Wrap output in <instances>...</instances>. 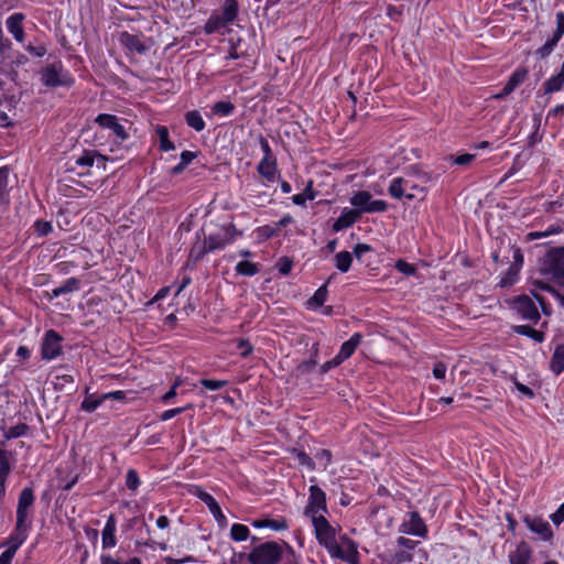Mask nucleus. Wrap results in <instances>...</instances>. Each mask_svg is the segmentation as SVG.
I'll return each mask as SVG.
<instances>
[{"label": "nucleus", "instance_id": "obj_26", "mask_svg": "<svg viewBox=\"0 0 564 564\" xmlns=\"http://www.w3.org/2000/svg\"><path fill=\"white\" fill-rule=\"evenodd\" d=\"M29 430V426L24 423L17 424L14 426H11L9 429L2 427L1 431V437L0 445H4L6 441L20 437L24 435Z\"/></svg>", "mask_w": 564, "mask_h": 564}, {"label": "nucleus", "instance_id": "obj_52", "mask_svg": "<svg viewBox=\"0 0 564 564\" xmlns=\"http://www.w3.org/2000/svg\"><path fill=\"white\" fill-rule=\"evenodd\" d=\"M247 55V50L242 47L241 40L237 44H232L228 54V58L237 59Z\"/></svg>", "mask_w": 564, "mask_h": 564}, {"label": "nucleus", "instance_id": "obj_24", "mask_svg": "<svg viewBox=\"0 0 564 564\" xmlns=\"http://www.w3.org/2000/svg\"><path fill=\"white\" fill-rule=\"evenodd\" d=\"M23 15L21 13H14L10 15L7 21V29L13 35L18 42H22L24 39V32L22 28Z\"/></svg>", "mask_w": 564, "mask_h": 564}, {"label": "nucleus", "instance_id": "obj_59", "mask_svg": "<svg viewBox=\"0 0 564 564\" xmlns=\"http://www.w3.org/2000/svg\"><path fill=\"white\" fill-rule=\"evenodd\" d=\"M447 367L445 364L438 361L434 365L433 375L436 379L442 380L445 378Z\"/></svg>", "mask_w": 564, "mask_h": 564}, {"label": "nucleus", "instance_id": "obj_11", "mask_svg": "<svg viewBox=\"0 0 564 564\" xmlns=\"http://www.w3.org/2000/svg\"><path fill=\"white\" fill-rule=\"evenodd\" d=\"M511 308L520 315L522 319L538 323L540 313L533 300L528 295H520L511 301Z\"/></svg>", "mask_w": 564, "mask_h": 564}, {"label": "nucleus", "instance_id": "obj_10", "mask_svg": "<svg viewBox=\"0 0 564 564\" xmlns=\"http://www.w3.org/2000/svg\"><path fill=\"white\" fill-rule=\"evenodd\" d=\"M334 546L335 549L333 551L327 550L332 557L345 560L350 564H358V552L354 541L348 539L346 535H340L334 542Z\"/></svg>", "mask_w": 564, "mask_h": 564}, {"label": "nucleus", "instance_id": "obj_23", "mask_svg": "<svg viewBox=\"0 0 564 564\" xmlns=\"http://www.w3.org/2000/svg\"><path fill=\"white\" fill-rule=\"evenodd\" d=\"M120 43L126 46L130 52L143 54L148 47L142 43L138 35L123 32L120 34Z\"/></svg>", "mask_w": 564, "mask_h": 564}, {"label": "nucleus", "instance_id": "obj_31", "mask_svg": "<svg viewBox=\"0 0 564 564\" xmlns=\"http://www.w3.org/2000/svg\"><path fill=\"white\" fill-rule=\"evenodd\" d=\"M238 2L237 0H225L223 7L221 19L225 23L229 24L235 21L238 14Z\"/></svg>", "mask_w": 564, "mask_h": 564}, {"label": "nucleus", "instance_id": "obj_35", "mask_svg": "<svg viewBox=\"0 0 564 564\" xmlns=\"http://www.w3.org/2000/svg\"><path fill=\"white\" fill-rule=\"evenodd\" d=\"M546 291L549 293H551L553 296H554V292H557L553 286H551L550 284L545 283V282H542V281H534L533 282V289H532V293L534 295V297L536 299V301L540 303V305L542 306V310L544 313H547L546 311V307L544 305V300L542 296H540L536 291Z\"/></svg>", "mask_w": 564, "mask_h": 564}, {"label": "nucleus", "instance_id": "obj_32", "mask_svg": "<svg viewBox=\"0 0 564 564\" xmlns=\"http://www.w3.org/2000/svg\"><path fill=\"white\" fill-rule=\"evenodd\" d=\"M79 289V281L75 278L67 279L63 284L52 290V296L58 297L61 295L75 292Z\"/></svg>", "mask_w": 564, "mask_h": 564}, {"label": "nucleus", "instance_id": "obj_36", "mask_svg": "<svg viewBox=\"0 0 564 564\" xmlns=\"http://www.w3.org/2000/svg\"><path fill=\"white\" fill-rule=\"evenodd\" d=\"M185 121L195 131L199 132V131L204 130V128H205V121H204L202 115L197 110L188 111L185 115Z\"/></svg>", "mask_w": 564, "mask_h": 564}, {"label": "nucleus", "instance_id": "obj_54", "mask_svg": "<svg viewBox=\"0 0 564 564\" xmlns=\"http://www.w3.org/2000/svg\"><path fill=\"white\" fill-rule=\"evenodd\" d=\"M395 269L405 275H413L415 273V267L404 260H398Z\"/></svg>", "mask_w": 564, "mask_h": 564}, {"label": "nucleus", "instance_id": "obj_14", "mask_svg": "<svg viewBox=\"0 0 564 564\" xmlns=\"http://www.w3.org/2000/svg\"><path fill=\"white\" fill-rule=\"evenodd\" d=\"M34 503V495L31 488H24L19 497L17 507V523L24 524V527H31V522L28 520L29 510Z\"/></svg>", "mask_w": 564, "mask_h": 564}, {"label": "nucleus", "instance_id": "obj_39", "mask_svg": "<svg viewBox=\"0 0 564 564\" xmlns=\"http://www.w3.org/2000/svg\"><path fill=\"white\" fill-rule=\"evenodd\" d=\"M196 158V153L192 151H183L181 153V160L177 165L171 170V174L176 175L182 173L186 166Z\"/></svg>", "mask_w": 564, "mask_h": 564}, {"label": "nucleus", "instance_id": "obj_46", "mask_svg": "<svg viewBox=\"0 0 564 564\" xmlns=\"http://www.w3.org/2000/svg\"><path fill=\"white\" fill-rule=\"evenodd\" d=\"M558 41V35H553L552 39L547 40L545 44L536 51V54L540 55L542 58L549 56L556 46Z\"/></svg>", "mask_w": 564, "mask_h": 564}, {"label": "nucleus", "instance_id": "obj_12", "mask_svg": "<svg viewBox=\"0 0 564 564\" xmlns=\"http://www.w3.org/2000/svg\"><path fill=\"white\" fill-rule=\"evenodd\" d=\"M62 336H59L55 330H47L42 341V358L45 360H52L58 357L62 352Z\"/></svg>", "mask_w": 564, "mask_h": 564}, {"label": "nucleus", "instance_id": "obj_63", "mask_svg": "<svg viewBox=\"0 0 564 564\" xmlns=\"http://www.w3.org/2000/svg\"><path fill=\"white\" fill-rule=\"evenodd\" d=\"M514 387L517 388V390L524 397H528V398H533L534 397V392L529 388L527 387L525 384L519 382V381H514Z\"/></svg>", "mask_w": 564, "mask_h": 564}, {"label": "nucleus", "instance_id": "obj_3", "mask_svg": "<svg viewBox=\"0 0 564 564\" xmlns=\"http://www.w3.org/2000/svg\"><path fill=\"white\" fill-rule=\"evenodd\" d=\"M241 235L232 223H228L219 226L215 232L209 234L204 240L207 243V250L215 252L231 245Z\"/></svg>", "mask_w": 564, "mask_h": 564}, {"label": "nucleus", "instance_id": "obj_15", "mask_svg": "<svg viewBox=\"0 0 564 564\" xmlns=\"http://www.w3.org/2000/svg\"><path fill=\"white\" fill-rule=\"evenodd\" d=\"M102 129L112 131V133L120 140H126L128 134L124 127L120 123V120L109 113L98 115L95 120Z\"/></svg>", "mask_w": 564, "mask_h": 564}, {"label": "nucleus", "instance_id": "obj_7", "mask_svg": "<svg viewBox=\"0 0 564 564\" xmlns=\"http://www.w3.org/2000/svg\"><path fill=\"white\" fill-rule=\"evenodd\" d=\"M314 527L316 539L326 550H334V542L337 539V528L332 525L324 517H318L311 521Z\"/></svg>", "mask_w": 564, "mask_h": 564}, {"label": "nucleus", "instance_id": "obj_45", "mask_svg": "<svg viewBox=\"0 0 564 564\" xmlns=\"http://www.w3.org/2000/svg\"><path fill=\"white\" fill-rule=\"evenodd\" d=\"M314 199V193L312 189V183L308 184V186L304 189L303 193L296 194L292 197V200L295 205H304L306 200Z\"/></svg>", "mask_w": 564, "mask_h": 564}, {"label": "nucleus", "instance_id": "obj_42", "mask_svg": "<svg viewBox=\"0 0 564 564\" xmlns=\"http://www.w3.org/2000/svg\"><path fill=\"white\" fill-rule=\"evenodd\" d=\"M156 132L160 139V149L165 152L174 150V144L169 140L167 128L158 127Z\"/></svg>", "mask_w": 564, "mask_h": 564}, {"label": "nucleus", "instance_id": "obj_51", "mask_svg": "<svg viewBox=\"0 0 564 564\" xmlns=\"http://www.w3.org/2000/svg\"><path fill=\"white\" fill-rule=\"evenodd\" d=\"M315 458L318 464L325 469L332 462V453L328 449H319L315 454Z\"/></svg>", "mask_w": 564, "mask_h": 564}, {"label": "nucleus", "instance_id": "obj_19", "mask_svg": "<svg viewBox=\"0 0 564 564\" xmlns=\"http://www.w3.org/2000/svg\"><path fill=\"white\" fill-rule=\"evenodd\" d=\"M361 339V334L355 333L347 341L343 343L338 354L335 356V361L343 362L348 359L359 346Z\"/></svg>", "mask_w": 564, "mask_h": 564}, {"label": "nucleus", "instance_id": "obj_4", "mask_svg": "<svg viewBox=\"0 0 564 564\" xmlns=\"http://www.w3.org/2000/svg\"><path fill=\"white\" fill-rule=\"evenodd\" d=\"M541 271L551 275L557 283L564 285V247L554 248L547 252Z\"/></svg>", "mask_w": 564, "mask_h": 564}, {"label": "nucleus", "instance_id": "obj_61", "mask_svg": "<svg viewBox=\"0 0 564 564\" xmlns=\"http://www.w3.org/2000/svg\"><path fill=\"white\" fill-rule=\"evenodd\" d=\"M297 460L300 464L307 466L310 469L315 468L313 459L304 452L297 453Z\"/></svg>", "mask_w": 564, "mask_h": 564}, {"label": "nucleus", "instance_id": "obj_27", "mask_svg": "<svg viewBox=\"0 0 564 564\" xmlns=\"http://www.w3.org/2000/svg\"><path fill=\"white\" fill-rule=\"evenodd\" d=\"M253 525L256 528H269L273 531H283L289 528L286 520L283 518L257 520Z\"/></svg>", "mask_w": 564, "mask_h": 564}, {"label": "nucleus", "instance_id": "obj_49", "mask_svg": "<svg viewBox=\"0 0 564 564\" xmlns=\"http://www.w3.org/2000/svg\"><path fill=\"white\" fill-rule=\"evenodd\" d=\"M96 154L91 151L84 152L76 159V164L84 167H89L94 164Z\"/></svg>", "mask_w": 564, "mask_h": 564}, {"label": "nucleus", "instance_id": "obj_48", "mask_svg": "<svg viewBox=\"0 0 564 564\" xmlns=\"http://www.w3.org/2000/svg\"><path fill=\"white\" fill-rule=\"evenodd\" d=\"M209 252H214V251L213 250H207V243L204 240L202 246H195V247L192 248L191 253H189V258L193 259L194 262H198L199 260L203 259V257L206 253H209Z\"/></svg>", "mask_w": 564, "mask_h": 564}, {"label": "nucleus", "instance_id": "obj_62", "mask_svg": "<svg viewBox=\"0 0 564 564\" xmlns=\"http://www.w3.org/2000/svg\"><path fill=\"white\" fill-rule=\"evenodd\" d=\"M371 247L367 243H357L354 248V254L357 259H360L365 253L369 252Z\"/></svg>", "mask_w": 564, "mask_h": 564}, {"label": "nucleus", "instance_id": "obj_2", "mask_svg": "<svg viewBox=\"0 0 564 564\" xmlns=\"http://www.w3.org/2000/svg\"><path fill=\"white\" fill-rule=\"evenodd\" d=\"M290 562L296 563V555L294 550L284 544V547L276 542H265L256 546L248 555V561L251 564H275L282 557Z\"/></svg>", "mask_w": 564, "mask_h": 564}, {"label": "nucleus", "instance_id": "obj_41", "mask_svg": "<svg viewBox=\"0 0 564 564\" xmlns=\"http://www.w3.org/2000/svg\"><path fill=\"white\" fill-rule=\"evenodd\" d=\"M326 297H327V286L322 285L321 288H318L315 291L314 295L308 301L310 307H314V308L321 307L326 302Z\"/></svg>", "mask_w": 564, "mask_h": 564}, {"label": "nucleus", "instance_id": "obj_9", "mask_svg": "<svg viewBox=\"0 0 564 564\" xmlns=\"http://www.w3.org/2000/svg\"><path fill=\"white\" fill-rule=\"evenodd\" d=\"M41 80L47 87L67 86L72 83L68 74L63 70L61 63L45 66L41 70Z\"/></svg>", "mask_w": 564, "mask_h": 564}, {"label": "nucleus", "instance_id": "obj_22", "mask_svg": "<svg viewBox=\"0 0 564 564\" xmlns=\"http://www.w3.org/2000/svg\"><path fill=\"white\" fill-rule=\"evenodd\" d=\"M359 218V213L355 209L345 208L341 215L336 219L333 225L334 231H340L345 228L352 226Z\"/></svg>", "mask_w": 564, "mask_h": 564}, {"label": "nucleus", "instance_id": "obj_16", "mask_svg": "<svg viewBox=\"0 0 564 564\" xmlns=\"http://www.w3.org/2000/svg\"><path fill=\"white\" fill-rule=\"evenodd\" d=\"M524 523L532 532L538 534L542 540L549 541L552 539V536H553L552 529H551L550 524L542 518L525 517Z\"/></svg>", "mask_w": 564, "mask_h": 564}, {"label": "nucleus", "instance_id": "obj_21", "mask_svg": "<svg viewBox=\"0 0 564 564\" xmlns=\"http://www.w3.org/2000/svg\"><path fill=\"white\" fill-rule=\"evenodd\" d=\"M532 551L525 542L518 544L516 550L509 554L510 564H530Z\"/></svg>", "mask_w": 564, "mask_h": 564}, {"label": "nucleus", "instance_id": "obj_47", "mask_svg": "<svg viewBox=\"0 0 564 564\" xmlns=\"http://www.w3.org/2000/svg\"><path fill=\"white\" fill-rule=\"evenodd\" d=\"M226 25L227 23H225L220 15L212 17L205 24V31L206 33H214Z\"/></svg>", "mask_w": 564, "mask_h": 564}, {"label": "nucleus", "instance_id": "obj_33", "mask_svg": "<svg viewBox=\"0 0 564 564\" xmlns=\"http://www.w3.org/2000/svg\"><path fill=\"white\" fill-rule=\"evenodd\" d=\"M564 86V76L560 73L550 77L543 84L544 94H552L555 91H560Z\"/></svg>", "mask_w": 564, "mask_h": 564}, {"label": "nucleus", "instance_id": "obj_29", "mask_svg": "<svg viewBox=\"0 0 564 564\" xmlns=\"http://www.w3.org/2000/svg\"><path fill=\"white\" fill-rule=\"evenodd\" d=\"M551 370L555 375L564 371V344L557 345L551 359Z\"/></svg>", "mask_w": 564, "mask_h": 564}, {"label": "nucleus", "instance_id": "obj_50", "mask_svg": "<svg viewBox=\"0 0 564 564\" xmlns=\"http://www.w3.org/2000/svg\"><path fill=\"white\" fill-rule=\"evenodd\" d=\"M126 485L130 490H135L140 485V478L134 469H129L126 476Z\"/></svg>", "mask_w": 564, "mask_h": 564}, {"label": "nucleus", "instance_id": "obj_25", "mask_svg": "<svg viewBox=\"0 0 564 564\" xmlns=\"http://www.w3.org/2000/svg\"><path fill=\"white\" fill-rule=\"evenodd\" d=\"M10 470L11 467L7 453L0 449V499H3L6 496V481Z\"/></svg>", "mask_w": 564, "mask_h": 564}, {"label": "nucleus", "instance_id": "obj_34", "mask_svg": "<svg viewBox=\"0 0 564 564\" xmlns=\"http://www.w3.org/2000/svg\"><path fill=\"white\" fill-rule=\"evenodd\" d=\"M334 261H335V267L337 268V270L345 273L351 267L352 256L348 251H340L335 256Z\"/></svg>", "mask_w": 564, "mask_h": 564}, {"label": "nucleus", "instance_id": "obj_18", "mask_svg": "<svg viewBox=\"0 0 564 564\" xmlns=\"http://www.w3.org/2000/svg\"><path fill=\"white\" fill-rule=\"evenodd\" d=\"M197 497L206 503V506L208 507L209 511L212 512V514L214 516V518L221 524V525H225L226 522H227V519L225 517V514L223 513L219 505L217 503V501L213 498L212 495H209L208 492L206 491H203L200 489L197 490Z\"/></svg>", "mask_w": 564, "mask_h": 564}, {"label": "nucleus", "instance_id": "obj_38", "mask_svg": "<svg viewBox=\"0 0 564 564\" xmlns=\"http://www.w3.org/2000/svg\"><path fill=\"white\" fill-rule=\"evenodd\" d=\"M236 272L245 276H253L259 272V265L250 261H240L236 264Z\"/></svg>", "mask_w": 564, "mask_h": 564}, {"label": "nucleus", "instance_id": "obj_8", "mask_svg": "<svg viewBox=\"0 0 564 564\" xmlns=\"http://www.w3.org/2000/svg\"><path fill=\"white\" fill-rule=\"evenodd\" d=\"M326 512L327 507L325 492L318 486H311L304 514L313 521L318 517H324Z\"/></svg>", "mask_w": 564, "mask_h": 564}, {"label": "nucleus", "instance_id": "obj_6", "mask_svg": "<svg viewBox=\"0 0 564 564\" xmlns=\"http://www.w3.org/2000/svg\"><path fill=\"white\" fill-rule=\"evenodd\" d=\"M350 204L359 216L365 213H383L388 208V204L382 199H373L372 195L367 191H358L350 197Z\"/></svg>", "mask_w": 564, "mask_h": 564}, {"label": "nucleus", "instance_id": "obj_5", "mask_svg": "<svg viewBox=\"0 0 564 564\" xmlns=\"http://www.w3.org/2000/svg\"><path fill=\"white\" fill-rule=\"evenodd\" d=\"M419 541H414L404 536L395 540V546L386 555L387 564H404L413 560V551L419 545Z\"/></svg>", "mask_w": 564, "mask_h": 564}, {"label": "nucleus", "instance_id": "obj_55", "mask_svg": "<svg viewBox=\"0 0 564 564\" xmlns=\"http://www.w3.org/2000/svg\"><path fill=\"white\" fill-rule=\"evenodd\" d=\"M237 348L240 350L241 357H248L252 351L253 347L248 339L240 338L237 341Z\"/></svg>", "mask_w": 564, "mask_h": 564}, {"label": "nucleus", "instance_id": "obj_40", "mask_svg": "<svg viewBox=\"0 0 564 564\" xmlns=\"http://www.w3.org/2000/svg\"><path fill=\"white\" fill-rule=\"evenodd\" d=\"M104 401L105 399H102V395L97 397L95 394H86L84 401L82 402V409L86 412H93L99 405H101Z\"/></svg>", "mask_w": 564, "mask_h": 564}, {"label": "nucleus", "instance_id": "obj_20", "mask_svg": "<svg viewBox=\"0 0 564 564\" xmlns=\"http://www.w3.org/2000/svg\"><path fill=\"white\" fill-rule=\"evenodd\" d=\"M116 528L117 521L113 514H110L101 532V542L104 549H111L116 545Z\"/></svg>", "mask_w": 564, "mask_h": 564}, {"label": "nucleus", "instance_id": "obj_43", "mask_svg": "<svg viewBox=\"0 0 564 564\" xmlns=\"http://www.w3.org/2000/svg\"><path fill=\"white\" fill-rule=\"evenodd\" d=\"M235 106L230 101H218L213 106V112L223 117H227L232 113Z\"/></svg>", "mask_w": 564, "mask_h": 564}, {"label": "nucleus", "instance_id": "obj_30", "mask_svg": "<svg viewBox=\"0 0 564 564\" xmlns=\"http://www.w3.org/2000/svg\"><path fill=\"white\" fill-rule=\"evenodd\" d=\"M275 171L276 165L273 158H263L258 165V172L269 181L274 178Z\"/></svg>", "mask_w": 564, "mask_h": 564}, {"label": "nucleus", "instance_id": "obj_17", "mask_svg": "<svg viewBox=\"0 0 564 564\" xmlns=\"http://www.w3.org/2000/svg\"><path fill=\"white\" fill-rule=\"evenodd\" d=\"M29 530V527L15 523L14 532L7 541L8 549L6 551L11 552V554L14 555L18 549L25 542Z\"/></svg>", "mask_w": 564, "mask_h": 564}, {"label": "nucleus", "instance_id": "obj_37", "mask_svg": "<svg viewBox=\"0 0 564 564\" xmlns=\"http://www.w3.org/2000/svg\"><path fill=\"white\" fill-rule=\"evenodd\" d=\"M513 330L517 333V334H520V335H524V336H528L530 338H532L534 341L536 343H542L544 340V335L542 332H539V330H535L533 329L531 326L529 325H518V326H514L513 327Z\"/></svg>", "mask_w": 564, "mask_h": 564}, {"label": "nucleus", "instance_id": "obj_56", "mask_svg": "<svg viewBox=\"0 0 564 564\" xmlns=\"http://www.w3.org/2000/svg\"><path fill=\"white\" fill-rule=\"evenodd\" d=\"M200 384H202L205 389H207V390L216 391V390H219V389H221L223 387H225L226 381H221V380H212V379H203V380H200Z\"/></svg>", "mask_w": 564, "mask_h": 564}, {"label": "nucleus", "instance_id": "obj_44", "mask_svg": "<svg viewBox=\"0 0 564 564\" xmlns=\"http://www.w3.org/2000/svg\"><path fill=\"white\" fill-rule=\"evenodd\" d=\"M230 535L235 541H245L248 539L249 529L243 524L236 523L231 527Z\"/></svg>", "mask_w": 564, "mask_h": 564}, {"label": "nucleus", "instance_id": "obj_60", "mask_svg": "<svg viewBox=\"0 0 564 564\" xmlns=\"http://www.w3.org/2000/svg\"><path fill=\"white\" fill-rule=\"evenodd\" d=\"M551 520L555 525H560L562 522H564V502L553 514H551Z\"/></svg>", "mask_w": 564, "mask_h": 564}, {"label": "nucleus", "instance_id": "obj_1", "mask_svg": "<svg viewBox=\"0 0 564 564\" xmlns=\"http://www.w3.org/2000/svg\"><path fill=\"white\" fill-rule=\"evenodd\" d=\"M431 181L430 173L412 167L404 176L394 177L389 184L388 192L395 199L423 200L427 194L425 184Z\"/></svg>", "mask_w": 564, "mask_h": 564}, {"label": "nucleus", "instance_id": "obj_28", "mask_svg": "<svg viewBox=\"0 0 564 564\" xmlns=\"http://www.w3.org/2000/svg\"><path fill=\"white\" fill-rule=\"evenodd\" d=\"M9 170L7 167L0 169V209L9 204V188H8Z\"/></svg>", "mask_w": 564, "mask_h": 564}, {"label": "nucleus", "instance_id": "obj_53", "mask_svg": "<svg viewBox=\"0 0 564 564\" xmlns=\"http://www.w3.org/2000/svg\"><path fill=\"white\" fill-rule=\"evenodd\" d=\"M191 408H192V404H187L186 406L166 410V411L161 413L160 420L161 421H169L172 417L176 416L177 414L183 413L184 411H186L187 409H191Z\"/></svg>", "mask_w": 564, "mask_h": 564}, {"label": "nucleus", "instance_id": "obj_57", "mask_svg": "<svg viewBox=\"0 0 564 564\" xmlns=\"http://www.w3.org/2000/svg\"><path fill=\"white\" fill-rule=\"evenodd\" d=\"M476 155L470 153L459 154L451 158L453 163L458 165H468L475 160Z\"/></svg>", "mask_w": 564, "mask_h": 564}, {"label": "nucleus", "instance_id": "obj_64", "mask_svg": "<svg viewBox=\"0 0 564 564\" xmlns=\"http://www.w3.org/2000/svg\"><path fill=\"white\" fill-rule=\"evenodd\" d=\"M556 19H557V29H556V32L554 33V35H558V40H561V37L564 34V13L558 12L556 14Z\"/></svg>", "mask_w": 564, "mask_h": 564}, {"label": "nucleus", "instance_id": "obj_13", "mask_svg": "<svg viewBox=\"0 0 564 564\" xmlns=\"http://www.w3.org/2000/svg\"><path fill=\"white\" fill-rule=\"evenodd\" d=\"M399 532L402 534L425 538L427 534V528L417 512H410L408 513V518L400 524Z\"/></svg>", "mask_w": 564, "mask_h": 564}, {"label": "nucleus", "instance_id": "obj_58", "mask_svg": "<svg viewBox=\"0 0 564 564\" xmlns=\"http://www.w3.org/2000/svg\"><path fill=\"white\" fill-rule=\"evenodd\" d=\"M35 229L39 232V235L45 236L52 231L53 227L48 221L39 220L35 223Z\"/></svg>", "mask_w": 564, "mask_h": 564}]
</instances>
